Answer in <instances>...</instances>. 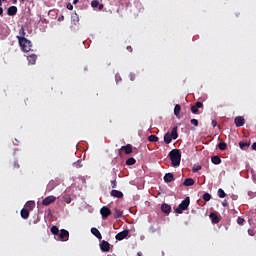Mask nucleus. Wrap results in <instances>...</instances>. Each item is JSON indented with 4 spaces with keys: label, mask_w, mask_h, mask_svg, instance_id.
I'll list each match as a JSON object with an SVG mask.
<instances>
[{
    "label": "nucleus",
    "mask_w": 256,
    "mask_h": 256,
    "mask_svg": "<svg viewBox=\"0 0 256 256\" xmlns=\"http://www.w3.org/2000/svg\"><path fill=\"white\" fill-rule=\"evenodd\" d=\"M137 163V160L135 158L131 157L126 160V165H135Z\"/></svg>",
    "instance_id": "nucleus-32"
},
{
    "label": "nucleus",
    "mask_w": 256,
    "mask_h": 256,
    "mask_svg": "<svg viewBox=\"0 0 256 256\" xmlns=\"http://www.w3.org/2000/svg\"><path fill=\"white\" fill-rule=\"evenodd\" d=\"M168 157L171 160L172 167H179L181 165V150L173 149L169 152Z\"/></svg>",
    "instance_id": "nucleus-1"
},
{
    "label": "nucleus",
    "mask_w": 256,
    "mask_h": 256,
    "mask_svg": "<svg viewBox=\"0 0 256 256\" xmlns=\"http://www.w3.org/2000/svg\"><path fill=\"white\" fill-rule=\"evenodd\" d=\"M72 165L76 169H81V167H83V164H81V160H78V161L74 162Z\"/></svg>",
    "instance_id": "nucleus-33"
},
{
    "label": "nucleus",
    "mask_w": 256,
    "mask_h": 256,
    "mask_svg": "<svg viewBox=\"0 0 256 256\" xmlns=\"http://www.w3.org/2000/svg\"><path fill=\"white\" fill-rule=\"evenodd\" d=\"M122 151H124L126 155H131V153H137V148L133 149L131 144H127L126 146H122L120 148L119 155H121Z\"/></svg>",
    "instance_id": "nucleus-5"
},
{
    "label": "nucleus",
    "mask_w": 256,
    "mask_h": 256,
    "mask_svg": "<svg viewBox=\"0 0 256 256\" xmlns=\"http://www.w3.org/2000/svg\"><path fill=\"white\" fill-rule=\"evenodd\" d=\"M234 123L236 127H243L245 125V118H243V116H237Z\"/></svg>",
    "instance_id": "nucleus-11"
},
{
    "label": "nucleus",
    "mask_w": 256,
    "mask_h": 256,
    "mask_svg": "<svg viewBox=\"0 0 256 256\" xmlns=\"http://www.w3.org/2000/svg\"><path fill=\"white\" fill-rule=\"evenodd\" d=\"M66 7L69 11H73V4L68 3Z\"/></svg>",
    "instance_id": "nucleus-43"
},
{
    "label": "nucleus",
    "mask_w": 256,
    "mask_h": 256,
    "mask_svg": "<svg viewBox=\"0 0 256 256\" xmlns=\"http://www.w3.org/2000/svg\"><path fill=\"white\" fill-rule=\"evenodd\" d=\"M218 149H220V151H225V149H227V143L225 142H220L218 144Z\"/></svg>",
    "instance_id": "nucleus-31"
},
{
    "label": "nucleus",
    "mask_w": 256,
    "mask_h": 256,
    "mask_svg": "<svg viewBox=\"0 0 256 256\" xmlns=\"http://www.w3.org/2000/svg\"><path fill=\"white\" fill-rule=\"evenodd\" d=\"M91 233L92 235H94V237H96L97 239L101 240L103 239V236L101 235V232L99 231V229L97 228H91Z\"/></svg>",
    "instance_id": "nucleus-14"
},
{
    "label": "nucleus",
    "mask_w": 256,
    "mask_h": 256,
    "mask_svg": "<svg viewBox=\"0 0 256 256\" xmlns=\"http://www.w3.org/2000/svg\"><path fill=\"white\" fill-rule=\"evenodd\" d=\"M248 235H250V237H255L256 231L253 229H248Z\"/></svg>",
    "instance_id": "nucleus-39"
},
{
    "label": "nucleus",
    "mask_w": 256,
    "mask_h": 256,
    "mask_svg": "<svg viewBox=\"0 0 256 256\" xmlns=\"http://www.w3.org/2000/svg\"><path fill=\"white\" fill-rule=\"evenodd\" d=\"M19 45L22 51L26 53H29V51H31V47H33V44L30 40H27V38H20Z\"/></svg>",
    "instance_id": "nucleus-3"
},
{
    "label": "nucleus",
    "mask_w": 256,
    "mask_h": 256,
    "mask_svg": "<svg viewBox=\"0 0 256 256\" xmlns=\"http://www.w3.org/2000/svg\"><path fill=\"white\" fill-rule=\"evenodd\" d=\"M129 51H130V52L133 51V48H129Z\"/></svg>",
    "instance_id": "nucleus-53"
},
{
    "label": "nucleus",
    "mask_w": 256,
    "mask_h": 256,
    "mask_svg": "<svg viewBox=\"0 0 256 256\" xmlns=\"http://www.w3.org/2000/svg\"><path fill=\"white\" fill-rule=\"evenodd\" d=\"M192 171H193V173H197V172L201 171V165H198V166L194 167L192 169Z\"/></svg>",
    "instance_id": "nucleus-41"
},
{
    "label": "nucleus",
    "mask_w": 256,
    "mask_h": 256,
    "mask_svg": "<svg viewBox=\"0 0 256 256\" xmlns=\"http://www.w3.org/2000/svg\"><path fill=\"white\" fill-rule=\"evenodd\" d=\"M129 235V230H123L122 232H119L116 234L115 239L117 241H123V239H126V237Z\"/></svg>",
    "instance_id": "nucleus-10"
},
{
    "label": "nucleus",
    "mask_w": 256,
    "mask_h": 256,
    "mask_svg": "<svg viewBox=\"0 0 256 256\" xmlns=\"http://www.w3.org/2000/svg\"><path fill=\"white\" fill-rule=\"evenodd\" d=\"M72 21L79 23V15L77 13L72 14Z\"/></svg>",
    "instance_id": "nucleus-34"
},
{
    "label": "nucleus",
    "mask_w": 256,
    "mask_h": 256,
    "mask_svg": "<svg viewBox=\"0 0 256 256\" xmlns=\"http://www.w3.org/2000/svg\"><path fill=\"white\" fill-rule=\"evenodd\" d=\"M58 239L60 241H69V231L65 229L60 230V233L58 234Z\"/></svg>",
    "instance_id": "nucleus-7"
},
{
    "label": "nucleus",
    "mask_w": 256,
    "mask_h": 256,
    "mask_svg": "<svg viewBox=\"0 0 256 256\" xmlns=\"http://www.w3.org/2000/svg\"><path fill=\"white\" fill-rule=\"evenodd\" d=\"M50 231H51L52 235H58L59 236V227L52 226Z\"/></svg>",
    "instance_id": "nucleus-30"
},
{
    "label": "nucleus",
    "mask_w": 256,
    "mask_h": 256,
    "mask_svg": "<svg viewBox=\"0 0 256 256\" xmlns=\"http://www.w3.org/2000/svg\"><path fill=\"white\" fill-rule=\"evenodd\" d=\"M183 185H185V187H191L195 185V180H193V178H186L183 182Z\"/></svg>",
    "instance_id": "nucleus-18"
},
{
    "label": "nucleus",
    "mask_w": 256,
    "mask_h": 256,
    "mask_svg": "<svg viewBox=\"0 0 256 256\" xmlns=\"http://www.w3.org/2000/svg\"><path fill=\"white\" fill-rule=\"evenodd\" d=\"M111 197H116V199H122L123 197V192L119 191V190H112L110 192Z\"/></svg>",
    "instance_id": "nucleus-13"
},
{
    "label": "nucleus",
    "mask_w": 256,
    "mask_h": 256,
    "mask_svg": "<svg viewBox=\"0 0 256 256\" xmlns=\"http://www.w3.org/2000/svg\"><path fill=\"white\" fill-rule=\"evenodd\" d=\"M179 137V134L177 133V129H172L171 133H166L164 135V142L169 145L173 139H177Z\"/></svg>",
    "instance_id": "nucleus-4"
},
{
    "label": "nucleus",
    "mask_w": 256,
    "mask_h": 256,
    "mask_svg": "<svg viewBox=\"0 0 256 256\" xmlns=\"http://www.w3.org/2000/svg\"><path fill=\"white\" fill-rule=\"evenodd\" d=\"M217 126V121L212 120V127H216Z\"/></svg>",
    "instance_id": "nucleus-46"
},
{
    "label": "nucleus",
    "mask_w": 256,
    "mask_h": 256,
    "mask_svg": "<svg viewBox=\"0 0 256 256\" xmlns=\"http://www.w3.org/2000/svg\"><path fill=\"white\" fill-rule=\"evenodd\" d=\"M202 199H204L205 201H211V194L204 193Z\"/></svg>",
    "instance_id": "nucleus-35"
},
{
    "label": "nucleus",
    "mask_w": 256,
    "mask_h": 256,
    "mask_svg": "<svg viewBox=\"0 0 256 256\" xmlns=\"http://www.w3.org/2000/svg\"><path fill=\"white\" fill-rule=\"evenodd\" d=\"M148 141H150V143H157V141H159V137H157L155 135H150L148 137Z\"/></svg>",
    "instance_id": "nucleus-29"
},
{
    "label": "nucleus",
    "mask_w": 256,
    "mask_h": 256,
    "mask_svg": "<svg viewBox=\"0 0 256 256\" xmlns=\"http://www.w3.org/2000/svg\"><path fill=\"white\" fill-rule=\"evenodd\" d=\"M25 35H27L25 28L21 27L19 30V36H17L18 41H20V38L25 39Z\"/></svg>",
    "instance_id": "nucleus-22"
},
{
    "label": "nucleus",
    "mask_w": 256,
    "mask_h": 256,
    "mask_svg": "<svg viewBox=\"0 0 256 256\" xmlns=\"http://www.w3.org/2000/svg\"><path fill=\"white\" fill-rule=\"evenodd\" d=\"M222 205H223V207H227V200H224V201L222 202Z\"/></svg>",
    "instance_id": "nucleus-47"
},
{
    "label": "nucleus",
    "mask_w": 256,
    "mask_h": 256,
    "mask_svg": "<svg viewBox=\"0 0 256 256\" xmlns=\"http://www.w3.org/2000/svg\"><path fill=\"white\" fill-rule=\"evenodd\" d=\"M250 145L251 143L249 142H239V147L242 151H245Z\"/></svg>",
    "instance_id": "nucleus-26"
},
{
    "label": "nucleus",
    "mask_w": 256,
    "mask_h": 256,
    "mask_svg": "<svg viewBox=\"0 0 256 256\" xmlns=\"http://www.w3.org/2000/svg\"><path fill=\"white\" fill-rule=\"evenodd\" d=\"M201 107H203V102H196V105L191 107L192 113H197Z\"/></svg>",
    "instance_id": "nucleus-15"
},
{
    "label": "nucleus",
    "mask_w": 256,
    "mask_h": 256,
    "mask_svg": "<svg viewBox=\"0 0 256 256\" xmlns=\"http://www.w3.org/2000/svg\"><path fill=\"white\" fill-rule=\"evenodd\" d=\"M161 211L162 213H166L168 215V213H171V206L167 203H164L161 206Z\"/></svg>",
    "instance_id": "nucleus-16"
},
{
    "label": "nucleus",
    "mask_w": 256,
    "mask_h": 256,
    "mask_svg": "<svg viewBox=\"0 0 256 256\" xmlns=\"http://www.w3.org/2000/svg\"><path fill=\"white\" fill-rule=\"evenodd\" d=\"M27 60H28L29 65H35V63L37 62V55H35V54L29 55L27 57Z\"/></svg>",
    "instance_id": "nucleus-17"
},
{
    "label": "nucleus",
    "mask_w": 256,
    "mask_h": 256,
    "mask_svg": "<svg viewBox=\"0 0 256 256\" xmlns=\"http://www.w3.org/2000/svg\"><path fill=\"white\" fill-rule=\"evenodd\" d=\"M191 203V199L189 197H186L180 204L179 206L176 208L175 213H178L179 215H181V213H183V211H187V209L189 208V204Z\"/></svg>",
    "instance_id": "nucleus-2"
},
{
    "label": "nucleus",
    "mask_w": 256,
    "mask_h": 256,
    "mask_svg": "<svg viewBox=\"0 0 256 256\" xmlns=\"http://www.w3.org/2000/svg\"><path fill=\"white\" fill-rule=\"evenodd\" d=\"M63 19H65V17H64V16H62V17L58 18V21H63Z\"/></svg>",
    "instance_id": "nucleus-49"
},
{
    "label": "nucleus",
    "mask_w": 256,
    "mask_h": 256,
    "mask_svg": "<svg viewBox=\"0 0 256 256\" xmlns=\"http://www.w3.org/2000/svg\"><path fill=\"white\" fill-rule=\"evenodd\" d=\"M79 3V0H73V4L77 5Z\"/></svg>",
    "instance_id": "nucleus-48"
},
{
    "label": "nucleus",
    "mask_w": 256,
    "mask_h": 256,
    "mask_svg": "<svg viewBox=\"0 0 256 256\" xmlns=\"http://www.w3.org/2000/svg\"><path fill=\"white\" fill-rule=\"evenodd\" d=\"M91 7H93V9H99V11H101V9H103V4H100L97 0H93L91 2Z\"/></svg>",
    "instance_id": "nucleus-19"
},
{
    "label": "nucleus",
    "mask_w": 256,
    "mask_h": 256,
    "mask_svg": "<svg viewBox=\"0 0 256 256\" xmlns=\"http://www.w3.org/2000/svg\"><path fill=\"white\" fill-rule=\"evenodd\" d=\"M100 214L102 215V219H107V217H109V215H111V209H109L106 206H103L100 209Z\"/></svg>",
    "instance_id": "nucleus-9"
},
{
    "label": "nucleus",
    "mask_w": 256,
    "mask_h": 256,
    "mask_svg": "<svg viewBox=\"0 0 256 256\" xmlns=\"http://www.w3.org/2000/svg\"><path fill=\"white\" fill-rule=\"evenodd\" d=\"M210 219L212 221V223H219L220 219L219 216H217V214L215 213H210Z\"/></svg>",
    "instance_id": "nucleus-24"
},
{
    "label": "nucleus",
    "mask_w": 256,
    "mask_h": 256,
    "mask_svg": "<svg viewBox=\"0 0 256 256\" xmlns=\"http://www.w3.org/2000/svg\"><path fill=\"white\" fill-rule=\"evenodd\" d=\"M138 256H142V253H141V252H138Z\"/></svg>",
    "instance_id": "nucleus-51"
},
{
    "label": "nucleus",
    "mask_w": 256,
    "mask_h": 256,
    "mask_svg": "<svg viewBox=\"0 0 256 256\" xmlns=\"http://www.w3.org/2000/svg\"><path fill=\"white\" fill-rule=\"evenodd\" d=\"M190 123H191V125H194V127H197V125H199V120H197V119H192V120L190 121Z\"/></svg>",
    "instance_id": "nucleus-40"
},
{
    "label": "nucleus",
    "mask_w": 256,
    "mask_h": 256,
    "mask_svg": "<svg viewBox=\"0 0 256 256\" xmlns=\"http://www.w3.org/2000/svg\"><path fill=\"white\" fill-rule=\"evenodd\" d=\"M3 5V2L0 0V15H3V8L1 7Z\"/></svg>",
    "instance_id": "nucleus-44"
},
{
    "label": "nucleus",
    "mask_w": 256,
    "mask_h": 256,
    "mask_svg": "<svg viewBox=\"0 0 256 256\" xmlns=\"http://www.w3.org/2000/svg\"><path fill=\"white\" fill-rule=\"evenodd\" d=\"M20 3H25V0H20Z\"/></svg>",
    "instance_id": "nucleus-50"
},
{
    "label": "nucleus",
    "mask_w": 256,
    "mask_h": 256,
    "mask_svg": "<svg viewBox=\"0 0 256 256\" xmlns=\"http://www.w3.org/2000/svg\"><path fill=\"white\" fill-rule=\"evenodd\" d=\"M22 219H29V210L23 208L20 212Z\"/></svg>",
    "instance_id": "nucleus-23"
},
{
    "label": "nucleus",
    "mask_w": 256,
    "mask_h": 256,
    "mask_svg": "<svg viewBox=\"0 0 256 256\" xmlns=\"http://www.w3.org/2000/svg\"><path fill=\"white\" fill-rule=\"evenodd\" d=\"M251 150H252V151H256V142H254V143L251 145Z\"/></svg>",
    "instance_id": "nucleus-45"
},
{
    "label": "nucleus",
    "mask_w": 256,
    "mask_h": 256,
    "mask_svg": "<svg viewBox=\"0 0 256 256\" xmlns=\"http://www.w3.org/2000/svg\"><path fill=\"white\" fill-rule=\"evenodd\" d=\"M174 175H173V173H166L165 175H164V181H165V183H171V181H173V179H174Z\"/></svg>",
    "instance_id": "nucleus-20"
},
{
    "label": "nucleus",
    "mask_w": 256,
    "mask_h": 256,
    "mask_svg": "<svg viewBox=\"0 0 256 256\" xmlns=\"http://www.w3.org/2000/svg\"><path fill=\"white\" fill-rule=\"evenodd\" d=\"M55 201H57V198L55 196H47L46 198H44L42 200V205H44L45 207L51 205V203H55Z\"/></svg>",
    "instance_id": "nucleus-6"
},
{
    "label": "nucleus",
    "mask_w": 256,
    "mask_h": 256,
    "mask_svg": "<svg viewBox=\"0 0 256 256\" xmlns=\"http://www.w3.org/2000/svg\"><path fill=\"white\" fill-rule=\"evenodd\" d=\"M5 1H7V0H1L2 3L5 2Z\"/></svg>",
    "instance_id": "nucleus-54"
},
{
    "label": "nucleus",
    "mask_w": 256,
    "mask_h": 256,
    "mask_svg": "<svg viewBox=\"0 0 256 256\" xmlns=\"http://www.w3.org/2000/svg\"><path fill=\"white\" fill-rule=\"evenodd\" d=\"M218 197H220V199H225V197H227V194L225 193V191L221 188L218 189Z\"/></svg>",
    "instance_id": "nucleus-28"
},
{
    "label": "nucleus",
    "mask_w": 256,
    "mask_h": 256,
    "mask_svg": "<svg viewBox=\"0 0 256 256\" xmlns=\"http://www.w3.org/2000/svg\"><path fill=\"white\" fill-rule=\"evenodd\" d=\"M237 223H238V225H243V223H245V219L243 217L239 216L237 218Z\"/></svg>",
    "instance_id": "nucleus-38"
},
{
    "label": "nucleus",
    "mask_w": 256,
    "mask_h": 256,
    "mask_svg": "<svg viewBox=\"0 0 256 256\" xmlns=\"http://www.w3.org/2000/svg\"><path fill=\"white\" fill-rule=\"evenodd\" d=\"M63 202L67 203V205H69V203H71V197L70 196H64L63 197Z\"/></svg>",
    "instance_id": "nucleus-37"
},
{
    "label": "nucleus",
    "mask_w": 256,
    "mask_h": 256,
    "mask_svg": "<svg viewBox=\"0 0 256 256\" xmlns=\"http://www.w3.org/2000/svg\"><path fill=\"white\" fill-rule=\"evenodd\" d=\"M111 187H112V189H116L117 188V180H112L111 181Z\"/></svg>",
    "instance_id": "nucleus-42"
},
{
    "label": "nucleus",
    "mask_w": 256,
    "mask_h": 256,
    "mask_svg": "<svg viewBox=\"0 0 256 256\" xmlns=\"http://www.w3.org/2000/svg\"><path fill=\"white\" fill-rule=\"evenodd\" d=\"M7 15H9V17H15V15H17V6H10L7 9Z\"/></svg>",
    "instance_id": "nucleus-12"
},
{
    "label": "nucleus",
    "mask_w": 256,
    "mask_h": 256,
    "mask_svg": "<svg viewBox=\"0 0 256 256\" xmlns=\"http://www.w3.org/2000/svg\"><path fill=\"white\" fill-rule=\"evenodd\" d=\"M123 217V211L115 208L114 210V219H121Z\"/></svg>",
    "instance_id": "nucleus-21"
},
{
    "label": "nucleus",
    "mask_w": 256,
    "mask_h": 256,
    "mask_svg": "<svg viewBox=\"0 0 256 256\" xmlns=\"http://www.w3.org/2000/svg\"><path fill=\"white\" fill-rule=\"evenodd\" d=\"M26 207H27L28 209H33V207H35V202H33V201L27 202V203H26Z\"/></svg>",
    "instance_id": "nucleus-36"
},
{
    "label": "nucleus",
    "mask_w": 256,
    "mask_h": 256,
    "mask_svg": "<svg viewBox=\"0 0 256 256\" xmlns=\"http://www.w3.org/2000/svg\"><path fill=\"white\" fill-rule=\"evenodd\" d=\"M180 113H181V105L176 104L174 107V115H176V117H179Z\"/></svg>",
    "instance_id": "nucleus-27"
},
{
    "label": "nucleus",
    "mask_w": 256,
    "mask_h": 256,
    "mask_svg": "<svg viewBox=\"0 0 256 256\" xmlns=\"http://www.w3.org/2000/svg\"><path fill=\"white\" fill-rule=\"evenodd\" d=\"M100 249L103 251V253H109L111 249V244L105 240H102L100 243Z\"/></svg>",
    "instance_id": "nucleus-8"
},
{
    "label": "nucleus",
    "mask_w": 256,
    "mask_h": 256,
    "mask_svg": "<svg viewBox=\"0 0 256 256\" xmlns=\"http://www.w3.org/2000/svg\"><path fill=\"white\" fill-rule=\"evenodd\" d=\"M135 78L133 76H131V81H133Z\"/></svg>",
    "instance_id": "nucleus-52"
},
{
    "label": "nucleus",
    "mask_w": 256,
    "mask_h": 256,
    "mask_svg": "<svg viewBox=\"0 0 256 256\" xmlns=\"http://www.w3.org/2000/svg\"><path fill=\"white\" fill-rule=\"evenodd\" d=\"M211 161L214 165H221V157L219 156H213Z\"/></svg>",
    "instance_id": "nucleus-25"
}]
</instances>
